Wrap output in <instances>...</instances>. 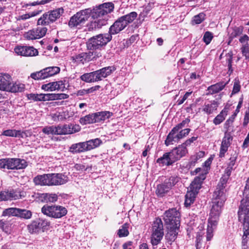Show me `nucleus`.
I'll return each mask as SVG.
<instances>
[{
	"instance_id": "f257e3e1",
	"label": "nucleus",
	"mask_w": 249,
	"mask_h": 249,
	"mask_svg": "<svg viewBox=\"0 0 249 249\" xmlns=\"http://www.w3.org/2000/svg\"><path fill=\"white\" fill-rule=\"evenodd\" d=\"M226 192L216 188L213 193L207 230V241L211 240L213 237V231L216 228L222 207L226 200Z\"/></svg>"
},
{
	"instance_id": "f03ea898",
	"label": "nucleus",
	"mask_w": 249,
	"mask_h": 249,
	"mask_svg": "<svg viewBox=\"0 0 249 249\" xmlns=\"http://www.w3.org/2000/svg\"><path fill=\"white\" fill-rule=\"evenodd\" d=\"M243 195V198L238 211V217L239 221L243 224L242 244L245 246L249 243V178L246 181Z\"/></svg>"
},
{
	"instance_id": "7ed1b4c3",
	"label": "nucleus",
	"mask_w": 249,
	"mask_h": 249,
	"mask_svg": "<svg viewBox=\"0 0 249 249\" xmlns=\"http://www.w3.org/2000/svg\"><path fill=\"white\" fill-rule=\"evenodd\" d=\"M24 88V84L13 82L9 74L0 73V90L15 93L23 91Z\"/></svg>"
},
{
	"instance_id": "20e7f679",
	"label": "nucleus",
	"mask_w": 249,
	"mask_h": 249,
	"mask_svg": "<svg viewBox=\"0 0 249 249\" xmlns=\"http://www.w3.org/2000/svg\"><path fill=\"white\" fill-rule=\"evenodd\" d=\"M137 15L136 12H132L121 17L110 26L109 30V33L112 35L120 33L129 24L132 23L136 19Z\"/></svg>"
},
{
	"instance_id": "39448f33",
	"label": "nucleus",
	"mask_w": 249,
	"mask_h": 249,
	"mask_svg": "<svg viewBox=\"0 0 249 249\" xmlns=\"http://www.w3.org/2000/svg\"><path fill=\"white\" fill-rule=\"evenodd\" d=\"M150 242L153 246L158 245L164 235L162 222L160 218H156L153 222L150 229Z\"/></svg>"
},
{
	"instance_id": "423d86ee",
	"label": "nucleus",
	"mask_w": 249,
	"mask_h": 249,
	"mask_svg": "<svg viewBox=\"0 0 249 249\" xmlns=\"http://www.w3.org/2000/svg\"><path fill=\"white\" fill-rule=\"evenodd\" d=\"M67 210L63 206L57 205H45L41 208L44 215L54 218H60L67 213Z\"/></svg>"
},
{
	"instance_id": "0eeeda50",
	"label": "nucleus",
	"mask_w": 249,
	"mask_h": 249,
	"mask_svg": "<svg viewBox=\"0 0 249 249\" xmlns=\"http://www.w3.org/2000/svg\"><path fill=\"white\" fill-rule=\"evenodd\" d=\"M64 13L63 8H58L53 10L45 12L38 18L37 25H48L55 22Z\"/></svg>"
},
{
	"instance_id": "6e6552de",
	"label": "nucleus",
	"mask_w": 249,
	"mask_h": 249,
	"mask_svg": "<svg viewBox=\"0 0 249 249\" xmlns=\"http://www.w3.org/2000/svg\"><path fill=\"white\" fill-rule=\"evenodd\" d=\"M111 34H100L90 38L87 42V48L90 50L98 49L111 40Z\"/></svg>"
},
{
	"instance_id": "1a4fd4ad",
	"label": "nucleus",
	"mask_w": 249,
	"mask_h": 249,
	"mask_svg": "<svg viewBox=\"0 0 249 249\" xmlns=\"http://www.w3.org/2000/svg\"><path fill=\"white\" fill-rule=\"evenodd\" d=\"M111 34H100L90 38L87 42V48L90 50L98 49L111 40Z\"/></svg>"
},
{
	"instance_id": "9d476101",
	"label": "nucleus",
	"mask_w": 249,
	"mask_h": 249,
	"mask_svg": "<svg viewBox=\"0 0 249 249\" xmlns=\"http://www.w3.org/2000/svg\"><path fill=\"white\" fill-rule=\"evenodd\" d=\"M111 34H100L90 38L87 42V48L90 50L98 49L111 40Z\"/></svg>"
},
{
	"instance_id": "9b49d317",
	"label": "nucleus",
	"mask_w": 249,
	"mask_h": 249,
	"mask_svg": "<svg viewBox=\"0 0 249 249\" xmlns=\"http://www.w3.org/2000/svg\"><path fill=\"white\" fill-rule=\"evenodd\" d=\"M111 34H100L90 38L87 42V48L90 50L98 49L111 40Z\"/></svg>"
},
{
	"instance_id": "f8f14e48",
	"label": "nucleus",
	"mask_w": 249,
	"mask_h": 249,
	"mask_svg": "<svg viewBox=\"0 0 249 249\" xmlns=\"http://www.w3.org/2000/svg\"><path fill=\"white\" fill-rule=\"evenodd\" d=\"M163 219L166 226H180V213L175 208L166 211Z\"/></svg>"
},
{
	"instance_id": "ddd939ff",
	"label": "nucleus",
	"mask_w": 249,
	"mask_h": 249,
	"mask_svg": "<svg viewBox=\"0 0 249 249\" xmlns=\"http://www.w3.org/2000/svg\"><path fill=\"white\" fill-rule=\"evenodd\" d=\"M60 71V69L58 67H49L32 73L31 77L35 80H43L57 74Z\"/></svg>"
},
{
	"instance_id": "4468645a",
	"label": "nucleus",
	"mask_w": 249,
	"mask_h": 249,
	"mask_svg": "<svg viewBox=\"0 0 249 249\" xmlns=\"http://www.w3.org/2000/svg\"><path fill=\"white\" fill-rule=\"evenodd\" d=\"M89 9L81 10L73 16L69 22V25L71 27H75L84 23L88 20L89 16Z\"/></svg>"
},
{
	"instance_id": "2eb2a0df",
	"label": "nucleus",
	"mask_w": 249,
	"mask_h": 249,
	"mask_svg": "<svg viewBox=\"0 0 249 249\" xmlns=\"http://www.w3.org/2000/svg\"><path fill=\"white\" fill-rule=\"evenodd\" d=\"M114 9V4L111 2L104 3L95 9L93 17L97 19H102V17L111 13Z\"/></svg>"
},
{
	"instance_id": "dca6fc26",
	"label": "nucleus",
	"mask_w": 249,
	"mask_h": 249,
	"mask_svg": "<svg viewBox=\"0 0 249 249\" xmlns=\"http://www.w3.org/2000/svg\"><path fill=\"white\" fill-rule=\"evenodd\" d=\"M47 30L45 27L38 26L25 33L24 37L29 40L39 39L45 36Z\"/></svg>"
},
{
	"instance_id": "f3484780",
	"label": "nucleus",
	"mask_w": 249,
	"mask_h": 249,
	"mask_svg": "<svg viewBox=\"0 0 249 249\" xmlns=\"http://www.w3.org/2000/svg\"><path fill=\"white\" fill-rule=\"evenodd\" d=\"M24 196L23 192L18 190L0 192V201L21 198Z\"/></svg>"
},
{
	"instance_id": "a211bd4d",
	"label": "nucleus",
	"mask_w": 249,
	"mask_h": 249,
	"mask_svg": "<svg viewBox=\"0 0 249 249\" xmlns=\"http://www.w3.org/2000/svg\"><path fill=\"white\" fill-rule=\"evenodd\" d=\"M49 186L60 185L68 181V177L62 174H49Z\"/></svg>"
},
{
	"instance_id": "6ab92c4d",
	"label": "nucleus",
	"mask_w": 249,
	"mask_h": 249,
	"mask_svg": "<svg viewBox=\"0 0 249 249\" xmlns=\"http://www.w3.org/2000/svg\"><path fill=\"white\" fill-rule=\"evenodd\" d=\"M15 53L24 56H32L37 54L38 51L33 47L18 46L15 48Z\"/></svg>"
},
{
	"instance_id": "aec40b11",
	"label": "nucleus",
	"mask_w": 249,
	"mask_h": 249,
	"mask_svg": "<svg viewBox=\"0 0 249 249\" xmlns=\"http://www.w3.org/2000/svg\"><path fill=\"white\" fill-rule=\"evenodd\" d=\"M27 163L24 159L8 158V169H22L26 168Z\"/></svg>"
},
{
	"instance_id": "412c9836",
	"label": "nucleus",
	"mask_w": 249,
	"mask_h": 249,
	"mask_svg": "<svg viewBox=\"0 0 249 249\" xmlns=\"http://www.w3.org/2000/svg\"><path fill=\"white\" fill-rule=\"evenodd\" d=\"M95 54V53L89 52L88 53H83L79 54L73 56L71 57L73 62L77 64H84L87 62L89 61L91 59V57Z\"/></svg>"
},
{
	"instance_id": "4be33fe9",
	"label": "nucleus",
	"mask_w": 249,
	"mask_h": 249,
	"mask_svg": "<svg viewBox=\"0 0 249 249\" xmlns=\"http://www.w3.org/2000/svg\"><path fill=\"white\" fill-rule=\"evenodd\" d=\"M157 163L161 166H170L176 162L170 152L165 153L163 156L157 160Z\"/></svg>"
},
{
	"instance_id": "5701e85b",
	"label": "nucleus",
	"mask_w": 249,
	"mask_h": 249,
	"mask_svg": "<svg viewBox=\"0 0 249 249\" xmlns=\"http://www.w3.org/2000/svg\"><path fill=\"white\" fill-rule=\"evenodd\" d=\"M205 178V175L203 174L196 177L190 185L189 191H192V192L197 194L198 190L201 187L202 181Z\"/></svg>"
},
{
	"instance_id": "b1692460",
	"label": "nucleus",
	"mask_w": 249,
	"mask_h": 249,
	"mask_svg": "<svg viewBox=\"0 0 249 249\" xmlns=\"http://www.w3.org/2000/svg\"><path fill=\"white\" fill-rule=\"evenodd\" d=\"M172 155L176 161L179 160L182 157L184 156L188 152L186 147L183 144L173 149L170 151Z\"/></svg>"
},
{
	"instance_id": "393cba45",
	"label": "nucleus",
	"mask_w": 249,
	"mask_h": 249,
	"mask_svg": "<svg viewBox=\"0 0 249 249\" xmlns=\"http://www.w3.org/2000/svg\"><path fill=\"white\" fill-rule=\"evenodd\" d=\"M179 226H166L167 232L165 234V239L168 242H174L177 236Z\"/></svg>"
},
{
	"instance_id": "a878e982",
	"label": "nucleus",
	"mask_w": 249,
	"mask_h": 249,
	"mask_svg": "<svg viewBox=\"0 0 249 249\" xmlns=\"http://www.w3.org/2000/svg\"><path fill=\"white\" fill-rule=\"evenodd\" d=\"M232 170L233 169H232L231 167H227V168L225 169L224 174L221 178L220 181L217 186V189L221 190L226 192L225 187Z\"/></svg>"
},
{
	"instance_id": "bb28decb",
	"label": "nucleus",
	"mask_w": 249,
	"mask_h": 249,
	"mask_svg": "<svg viewBox=\"0 0 249 249\" xmlns=\"http://www.w3.org/2000/svg\"><path fill=\"white\" fill-rule=\"evenodd\" d=\"M80 79L87 83L95 82L100 81L99 74L97 71H94L91 72L84 73L80 76Z\"/></svg>"
},
{
	"instance_id": "cd10ccee",
	"label": "nucleus",
	"mask_w": 249,
	"mask_h": 249,
	"mask_svg": "<svg viewBox=\"0 0 249 249\" xmlns=\"http://www.w3.org/2000/svg\"><path fill=\"white\" fill-rule=\"evenodd\" d=\"M106 23L107 20L105 18H96L94 21L90 22L87 25V30L88 31H92L95 30L97 29H99L101 28L102 26L106 25Z\"/></svg>"
},
{
	"instance_id": "c85d7f7f",
	"label": "nucleus",
	"mask_w": 249,
	"mask_h": 249,
	"mask_svg": "<svg viewBox=\"0 0 249 249\" xmlns=\"http://www.w3.org/2000/svg\"><path fill=\"white\" fill-rule=\"evenodd\" d=\"M178 131L176 128H173L172 129L165 141V144L166 146H168L171 144H173V142H177L179 140V138L178 137Z\"/></svg>"
},
{
	"instance_id": "c756f323",
	"label": "nucleus",
	"mask_w": 249,
	"mask_h": 249,
	"mask_svg": "<svg viewBox=\"0 0 249 249\" xmlns=\"http://www.w3.org/2000/svg\"><path fill=\"white\" fill-rule=\"evenodd\" d=\"M33 181L36 185L49 186V174L38 175L34 178Z\"/></svg>"
},
{
	"instance_id": "7c9ffc66",
	"label": "nucleus",
	"mask_w": 249,
	"mask_h": 249,
	"mask_svg": "<svg viewBox=\"0 0 249 249\" xmlns=\"http://www.w3.org/2000/svg\"><path fill=\"white\" fill-rule=\"evenodd\" d=\"M219 103L215 101H212L208 104H205L203 106V111L208 114H210L217 109Z\"/></svg>"
},
{
	"instance_id": "2f4dec72",
	"label": "nucleus",
	"mask_w": 249,
	"mask_h": 249,
	"mask_svg": "<svg viewBox=\"0 0 249 249\" xmlns=\"http://www.w3.org/2000/svg\"><path fill=\"white\" fill-rule=\"evenodd\" d=\"M170 189V187L164 181L163 183L157 185L155 193L157 196L162 197L165 194L168 192Z\"/></svg>"
},
{
	"instance_id": "473e14b6",
	"label": "nucleus",
	"mask_w": 249,
	"mask_h": 249,
	"mask_svg": "<svg viewBox=\"0 0 249 249\" xmlns=\"http://www.w3.org/2000/svg\"><path fill=\"white\" fill-rule=\"evenodd\" d=\"M226 84V83L221 82L211 85L208 88L209 93L211 94L218 93L225 88Z\"/></svg>"
},
{
	"instance_id": "72a5a7b5",
	"label": "nucleus",
	"mask_w": 249,
	"mask_h": 249,
	"mask_svg": "<svg viewBox=\"0 0 249 249\" xmlns=\"http://www.w3.org/2000/svg\"><path fill=\"white\" fill-rule=\"evenodd\" d=\"M40 198L41 201L48 203V202H55L58 199V196L56 194H42Z\"/></svg>"
},
{
	"instance_id": "f704fd0d",
	"label": "nucleus",
	"mask_w": 249,
	"mask_h": 249,
	"mask_svg": "<svg viewBox=\"0 0 249 249\" xmlns=\"http://www.w3.org/2000/svg\"><path fill=\"white\" fill-rule=\"evenodd\" d=\"M28 97L30 100L36 101H49V93L48 94H30Z\"/></svg>"
},
{
	"instance_id": "c9c22d12",
	"label": "nucleus",
	"mask_w": 249,
	"mask_h": 249,
	"mask_svg": "<svg viewBox=\"0 0 249 249\" xmlns=\"http://www.w3.org/2000/svg\"><path fill=\"white\" fill-rule=\"evenodd\" d=\"M94 115L96 123H98L108 118L111 116V113L109 111H102L94 113Z\"/></svg>"
},
{
	"instance_id": "e433bc0d",
	"label": "nucleus",
	"mask_w": 249,
	"mask_h": 249,
	"mask_svg": "<svg viewBox=\"0 0 249 249\" xmlns=\"http://www.w3.org/2000/svg\"><path fill=\"white\" fill-rule=\"evenodd\" d=\"M197 194L192 192V191H188L185 195V200L184 205L186 207L190 206L191 204L193 203L196 195Z\"/></svg>"
},
{
	"instance_id": "4c0bfd02",
	"label": "nucleus",
	"mask_w": 249,
	"mask_h": 249,
	"mask_svg": "<svg viewBox=\"0 0 249 249\" xmlns=\"http://www.w3.org/2000/svg\"><path fill=\"white\" fill-rule=\"evenodd\" d=\"M112 70L113 69L111 67H107L97 71L99 74L100 81L102 80L103 78H106L110 75L111 73Z\"/></svg>"
},
{
	"instance_id": "58836bf2",
	"label": "nucleus",
	"mask_w": 249,
	"mask_h": 249,
	"mask_svg": "<svg viewBox=\"0 0 249 249\" xmlns=\"http://www.w3.org/2000/svg\"><path fill=\"white\" fill-rule=\"evenodd\" d=\"M70 126L69 124L57 125L58 135L70 134Z\"/></svg>"
},
{
	"instance_id": "ea45409f",
	"label": "nucleus",
	"mask_w": 249,
	"mask_h": 249,
	"mask_svg": "<svg viewBox=\"0 0 249 249\" xmlns=\"http://www.w3.org/2000/svg\"><path fill=\"white\" fill-rule=\"evenodd\" d=\"M94 114H89L80 119V123L82 124H87L96 123V119L94 118Z\"/></svg>"
},
{
	"instance_id": "a19ab883",
	"label": "nucleus",
	"mask_w": 249,
	"mask_h": 249,
	"mask_svg": "<svg viewBox=\"0 0 249 249\" xmlns=\"http://www.w3.org/2000/svg\"><path fill=\"white\" fill-rule=\"evenodd\" d=\"M39 222L37 220H34L28 225V230L31 233L38 232L40 230Z\"/></svg>"
},
{
	"instance_id": "79ce46f5",
	"label": "nucleus",
	"mask_w": 249,
	"mask_h": 249,
	"mask_svg": "<svg viewBox=\"0 0 249 249\" xmlns=\"http://www.w3.org/2000/svg\"><path fill=\"white\" fill-rule=\"evenodd\" d=\"M32 213L31 211L26 209H21L18 208V216L21 218L29 219L31 218Z\"/></svg>"
},
{
	"instance_id": "37998d69",
	"label": "nucleus",
	"mask_w": 249,
	"mask_h": 249,
	"mask_svg": "<svg viewBox=\"0 0 249 249\" xmlns=\"http://www.w3.org/2000/svg\"><path fill=\"white\" fill-rule=\"evenodd\" d=\"M86 142L89 151L99 146L101 144L102 141L97 138L87 141Z\"/></svg>"
},
{
	"instance_id": "c03bdc74",
	"label": "nucleus",
	"mask_w": 249,
	"mask_h": 249,
	"mask_svg": "<svg viewBox=\"0 0 249 249\" xmlns=\"http://www.w3.org/2000/svg\"><path fill=\"white\" fill-rule=\"evenodd\" d=\"M227 110L225 108L223 109L213 120V122L215 125H217L222 123L225 119L227 115Z\"/></svg>"
},
{
	"instance_id": "a18cd8bd",
	"label": "nucleus",
	"mask_w": 249,
	"mask_h": 249,
	"mask_svg": "<svg viewBox=\"0 0 249 249\" xmlns=\"http://www.w3.org/2000/svg\"><path fill=\"white\" fill-rule=\"evenodd\" d=\"M42 132L47 135H58L57 126L51 125L44 127Z\"/></svg>"
},
{
	"instance_id": "49530a36",
	"label": "nucleus",
	"mask_w": 249,
	"mask_h": 249,
	"mask_svg": "<svg viewBox=\"0 0 249 249\" xmlns=\"http://www.w3.org/2000/svg\"><path fill=\"white\" fill-rule=\"evenodd\" d=\"M226 63L227 64L229 71L232 72L233 69H232V62L233 58V53L232 51H230L226 53L225 55Z\"/></svg>"
},
{
	"instance_id": "de8ad7c7",
	"label": "nucleus",
	"mask_w": 249,
	"mask_h": 249,
	"mask_svg": "<svg viewBox=\"0 0 249 249\" xmlns=\"http://www.w3.org/2000/svg\"><path fill=\"white\" fill-rule=\"evenodd\" d=\"M18 208H9L5 209L3 212L2 215L3 216H18Z\"/></svg>"
},
{
	"instance_id": "09e8293b",
	"label": "nucleus",
	"mask_w": 249,
	"mask_h": 249,
	"mask_svg": "<svg viewBox=\"0 0 249 249\" xmlns=\"http://www.w3.org/2000/svg\"><path fill=\"white\" fill-rule=\"evenodd\" d=\"M232 140V138L230 133L227 131L225 132L224 137L222 141L221 145L229 147Z\"/></svg>"
},
{
	"instance_id": "8fccbe9b",
	"label": "nucleus",
	"mask_w": 249,
	"mask_h": 249,
	"mask_svg": "<svg viewBox=\"0 0 249 249\" xmlns=\"http://www.w3.org/2000/svg\"><path fill=\"white\" fill-rule=\"evenodd\" d=\"M56 82H50L46 84L42 85L41 89L44 90L53 91L56 90Z\"/></svg>"
},
{
	"instance_id": "3c124183",
	"label": "nucleus",
	"mask_w": 249,
	"mask_h": 249,
	"mask_svg": "<svg viewBox=\"0 0 249 249\" xmlns=\"http://www.w3.org/2000/svg\"><path fill=\"white\" fill-rule=\"evenodd\" d=\"M205 14L203 13H200L193 17L192 23L193 25L200 24L205 19Z\"/></svg>"
},
{
	"instance_id": "603ef678",
	"label": "nucleus",
	"mask_w": 249,
	"mask_h": 249,
	"mask_svg": "<svg viewBox=\"0 0 249 249\" xmlns=\"http://www.w3.org/2000/svg\"><path fill=\"white\" fill-rule=\"evenodd\" d=\"M128 228V224L125 223L122 226L121 228L118 230V234L119 236L120 237L127 236L129 234Z\"/></svg>"
},
{
	"instance_id": "864d4df0",
	"label": "nucleus",
	"mask_w": 249,
	"mask_h": 249,
	"mask_svg": "<svg viewBox=\"0 0 249 249\" xmlns=\"http://www.w3.org/2000/svg\"><path fill=\"white\" fill-rule=\"evenodd\" d=\"M69 97V95L65 93L55 94L49 93V100L64 99Z\"/></svg>"
},
{
	"instance_id": "5fc2aeb1",
	"label": "nucleus",
	"mask_w": 249,
	"mask_h": 249,
	"mask_svg": "<svg viewBox=\"0 0 249 249\" xmlns=\"http://www.w3.org/2000/svg\"><path fill=\"white\" fill-rule=\"evenodd\" d=\"M179 178L177 176L171 177L169 178L166 179L164 181L168 185L170 188L175 185L177 182L179 181Z\"/></svg>"
},
{
	"instance_id": "6e6d98bb",
	"label": "nucleus",
	"mask_w": 249,
	"mask_h": 249,
	"mask_svg": "<svg viewBox=\"0 0 249 249\" xmlns=\"http://www.w3.org/2000/svg\"><path fill=\"white\" fill-rule=\"evenodd\" d=\"M243 31L242 27H235L232 29V32L230 35V38H233L236 36H240Z\"/></svg>"
},
{
	"instance_id": "4d7b16f0",
	"label": "nucleus",
	"mask_w": 249,
	"mask_h": 249,
	"mask_svg": "<svg viewBox=\"0 0 249 249\" xmlns=\"http://www.w3.org/2000/svg\"><path fill=\"white\" fill-rule=\"evenodd\" d=\"M40 11H34L30 13H27L19 16L18 20H26L31 17H35L39 14Z\"/></svg>"
},
{
	"instance_id": "13d9d810",
	"label": "nucleus",
	"mask_w": 249,
	"mask_h": 249,
	"mask_svg": "<svg viewBox=\"0 0 249 249\" xmlns=\"http://www.w3.org/2000/svg\"><path fill=\"white\" fill-rule=\"evenodd\" d=\"M69 152L72 153H81L82 152L79 143L72 144L70 147Z\"/></svg>"
},
{
	"instance_id": "bf43d9fd",
	"label": "nucleus",
	"mask_w": 249,
	"mask_h": 249,
	"mask_svg": "<svg viewBox=\"0 0 249 249\" xmlns=\"http://www.w3.org/2000/svg\"><path fill=\"white\" fill-rule=\"evenodd\" d=\"M213 37L212 34L210 32H206L203 36V40L204 42L207 44H209Z\"/></svg>"
},
{
	"instance_id": "052dcab7",
	"label": "nucleus",
	"mask_w": 249,
	"mask_h": 249,
	"mask_svg": "<svg viewBox=\"0 0 249 249\" xmlns=\"http://www.w3.org/2000/svg\"><path fill=\"white\" fill-rule=\"evenodd\" d=\"M16 137H21L22 138H25L31 135V133L28 130L25 131H21L20 130H18L16 132Z\"/></svg>"
},
{
	"instance_id": "680f3d73",
	"label": "nucleus",
	"mask_w": 249,
	"mask_h": 249,
	"mask_svg": "<svg viewBox=\"0 0 249 249\" xmlns=\"http://www.w3.org/2000/svg\"><path fill=\"white\" fill-rule=\"evenodd\" d=\"M65 81H57L56 90L64 91L65 89H67V87H66V84L65 83Z\"/></svg>"
},
{
	"instance_id": "e2e57ef3",
	"label": "nucleus",
	"mask_w": 249,
	"mask_h": 249,
	"mask_svg": "<svg viewBox=\"0 0 249 249\" xmlns=\"http://www.w3.org/2000/svg\"><path fill=\"white\" fill-rule=\"evenodd\" d=\"M70 126V134L79 132L81 129V127L78 124H69Z\"/></svg>"
},
{
	"instance_id": "0e129e2a",
	"label": "nucleus",
	"mask_w": 249,
	"mask_h": 249,
	"mask_svg": "<svg viewBox=\"0 0 249 249\" xmlns=\"http://www.w3.org/2000/svg\"><path fill=\"white\" fill-rule=\"evenodd\" d=\"M190 131V129L189 128H186L183 130H181L178 133V137L179 138V140H180L187 136Z\"/></svg>"
},
{
	"instance_id": "69168bd1",
	"label": "nucleus",
	"mask_w": 249,
	"mask_h": 249,
	"mask_svg": "<svg viewBox=\"0 0 249 249\" xmlns=\"http://www.w3.org/2000/svg\"><path fill=\"white\" fill-rule=\"evenodd\" d=\"M8 158L0 159V168L8 169Z\"/></svg>"
},
{
	"instance_id": "338daca9",
	"label": "nucleus",
	"mask_w": 249,
	"mask_h": 249,
	"mask_svg": "<svg viewBox=\"0 0 249 249\" xmlns=\"http://www.w3.org/2000/svg\"><path fill=\"white\" fill-rule=\"evenodd\" d=\"M17 130H6L2 132V135L10 137H16Z\"/></svg>"
},
{
	"instance_id": "774afa93",
	"label": "nucleus",
	"mask_w": 249,
	"mask_h": 249,
	"mask_svg": "<svg viewBox=\"0 0 249 249\" xmlns=\"http://www.w3.org/2000/svg\"><path fill=\"white\" fill-rule=\"evenodd\" d=\"M190 122V119L188 118L185 119L183 120L181 123L178 124L174 128H177V130H179L180 129L185 126V125L187 124H188Z\"/></svg>"
}]
</instances>
